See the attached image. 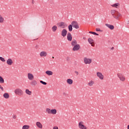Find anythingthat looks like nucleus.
<instances>
[{
  "mask_svg": "<svg viewBox=\"0 0 129 129\" xmlns=\"http://www.w3.org/2000/svg\"><path fill=\"white\" fill-rule=\"evenodd\" d=\"M111 14L112 15V17L115 20H120L121 18V15L118 13L117 11L115 10H111Z\"/></svg>",
  "mask_w": 129,
  "mask_h": 129,
  "instance_id": "obj_1",
  "label": "nucleus"
},
{
  "mask_svg": "<svg viewBox=\"0 0 129 129\" xmlns=\"http://www.w3.org/2000/svg\"><path fill=\"white\" fill-rule=\"evenodd\" d=\"M117 76L122 82H124V81H125V76H124V75L122 73H118L117 74Z\"/></svg>",
  "mask_w": 129,
  "mask_h": 129,
  "instance_id": "obj_2",
  "label": "nucleus"
},
{
  "mask_svg": "<svg viewBox=\"0 0 129 129\" xmlns=\"http://www.w3.org/2000/svg\"><path fill=\"white\" fill-rule=\"evenodd\" d=\"M14 93L16 95H18L19 96H22L24 95V92L20 88H17L15 89Z\"/></svg>",
  "mask_w": 129,
  "mask_h": 129,
  "instance_id": "obj_3",
  "label": "nucleus"
},
{
  "mask_svg": "<svg viewBox=\"0 0 129 129\" xmlns=\"http://www.w3.org/2000/svg\"><path fill=\"white\" fill-rule=\"evenodd\" d=\"M84 62L85 64H91V62H92V59L91 58H88L87 57H84Z\"/></svg>",
  "mask_w": 129,
  "mask_h": 129,
  "instance_id": "obj_4",
  "label": "nucleus"
},
{
  "mask_svg": "<svg viewBox=\"0 0 129 129\" xmlns=\"http://www.w3.org/2000/svg\"><path fill=\"white\" fill-rule=\"evenodd\" d=\"M57 25L61 29H65L68 26L67 24L63 22L57 23Z\"/></svg>",
  "mask_w": 129,
  "mask_h": 129,
  "instance_id": "obj_5",
  "label": "nucleus"
},
{
  "mask_svg": "<svg viewBox=\"0 0 129 129\" xmlns=\"http://www.w3.org/2000/svg\"><path fill=\"white\" fill-rule=\"evenodd\" d=\"M71 24L75 29H78L79 28V25H78L77 21H74L72 22Z\"/></svg>",
  "mask_w": 129,
  "mask_h": 129,
  "instance_id": "obj_6",
  "label": "nucleus"
},
{
  "mask_svg": "<svg viewBox=\"0 0 129 129\" xmlns=\"http://www.w3.org/2000/svg\"><path fill=\"white\" fill-rule=\"evenodd\" d=\"M97 76L100 80H103L104 79V76L101 72H97Z\"/></svg>",
  "mask_w": 129,
  "mask_h": 129,
  "instance_id": "obj_7",
  "label": "nucleus"
},
{
  "mask_svg": "<svg viewBox=\"0 0 129 129\" xmlns=\"http://www.w3.org/2000/svg\"><path fill=\"white\" fill-rule=\"evenodd\" d=\"M83 121H81L79 122V127L80 129H87L88 128L87 127H86V126L83 125Z\"/></svg>",
  "mask_w": 129,
  "mask_h": 129,
  "instance_id": "obj_8",
  "label": "nucleus"
},
{
  "mask_svg": "<svg viewBox=\"0 0 129 129\" xmlns=\"http://www.w3.org/2000/svg\"><path fill=\"white\" fill-rule=\"evenodd\" d=\"M79 49H80V45L78 44L74 46V47L73 48V51H78Z\"/></svg>",
  "mask_w": 129,
  "mask_h": 129,
  "instance_id": "obj_9",
  "label": "nucleus"
},
{
  "mask_svg": "<svg viewBox=\"0 0 129 129\" xmlns=\"http://www.w3.org/2000/svg\"><path fill=\"white\" fill-rule=\"evenodd\" d=\"M13 63L14 61H13V59H12L11 58H9L7 60V64H8L9 66L13 65Z\"/></svg>",
  "mask_w": 129,
  "mask_h": 129,
  "instance_id": "obj_10",
  "label": "nucleus"
},
{
  "mask_svg": "<svg viewBox=\"0 0 129 129\" xmlns=\"http://www.w3.org/2000/svg\"><path fill=\"white\" fill-rule=\"evenodd\" d=\"M61 35L62 37H66V35H67V30L65 29H62Z\"/></svg>",
  "mask_w": 129,
  "mask_h": 129,
  "instance_id": "obj_11",
  "label": "nucleus"
},
{
  "mask_svg": "<svg viewBox=\"0 0 129 129\" xmlns=\"http://www.w3.org/2000/svg\"><path fill=\"white\" fill-rule=\"evenodd\" d=\"M27 77L29 80H34V75L31 73H28L27 74Z\"/></svg>",
  "mask_w": 129,
  "mask_h": 129,
  "instance_id": "obj_12",
  "label": "nucleus"
},
{
  "mask_svg": "<svg viewBox=\"0 0 129 129\" xmlns=\"http://www.w3.org/2000/svg\"><path fill=\"white\" fill-rule=\"evenodd\" d=\"M40 57H47V55L48 54L47 53V52L46 51H41L39 54Z\"/></svg>",
  "mask_w": 129,
  "mask_h": 129,
  "instance_id": "obj_13",
  "label": "nucleus"
},
{
  "mask_svg": "<svg viewBox=\"0 0 129 129\" xmlns=\"http://www.w3.org/2000/svg\"><path fill=\"white\" fill-rule=\"evenodd\" d=\"M30 84L31 85V86H36V85H38V82H37V81L36 80H32L30 83Z\"/></svg>",
  "mask_w": 129,
  "mask_h": 129,
  "instance_id": "obj_14",
  "label": "nucleus"
},
{
  "mask_svg": "<svg viewBox=\"0 0 129 129\" xmlns=\"http://www.w3.org/2000/svg\"><path fill=\"white\" fill-rule=\"evenodd\" d=\"M67 39L70 41L71 42L72 41V35L70 32H69L67 35Z\"/></svg>",
  "mask_w": 129,
  "mask_h": 129,
  "instance_id": "obj_15",
  "label": "nucleus"
},
{
  "mask_svg": "<svg viewBox=\"0 0 129 129\" xmlns=\"http://www.w3.org/2000/svg\"><path fill=\"white\" fill-rule=\"evenodd\" d=\"M106 27H107L110 30H113L114 29V26L112 25L105 24Z\"/></svg>",
  "mask_w": 129,
  "mask_h": 129,
  "instance_id": "obj_16",
  "label": "nucleus"
},
{
  "mask_svg": "<svg viewBox=\"0 0 129 129\" xmlns=\"http://www.w3.org/2000/svg\"><path fill=\"white\" fill-rule=\"evenodd\" d=\"M88 41L89 44H90L92 47H94V43L93 42V39H92V38H89Z\"/></svg>",
  "mask_w": 129,
  "mask_h": 129,
  "instance_id": "obj_17",
  "label": "nucleus"
},
{
  "mask_svg": "<svg viewBox=\"0 0 129 129\" xmlns=\"http://www.w3.org/2000/svg\"><path fill=\"white\" fill-rule=\"evenodd\" d=\"M36 125L37 127H39V128H43V125H42V123L40 122H36Z\"/></svg>",
  "mask_w": 129,
  "mask_h": 129,
  "instance_id": "obj_18",
  "label": "nucleus"
},
{
  "mask_svg": "<svg viewBox=\"0 0 129 129\" xmlns=\"http://www.w3.org/2000/svg\"><path fill=\"white\" fill-rule=\"evenodd\" d=\"M78 44H77V41H76V40L74 39L72 40L71 45L73 47H74V46H76V45H78Z\"/></svg>",
  "mask_w": 129,
  "mask_h": 129,
  "instance_id": "obj_19",
  "label": "nucleus"
},
{
  "mask_svg": "<svg viewBox=\"0 0 129 129\" xmlns=\"http://www.w3.org/2000/svg\"><path fill=\"white\" fill-rule=\"evenodd\" d=\"M3 97L6 99H9L10 98V95L8 93H5L3 95Z\"/></svg>",
  "mask_w": 129,
  "mask_h": 129,
  "instance_id": "obj_20",
  "label": "nucleus"
},
{
  "mask_svg": "<svg viewBox=\"0 0 129 129\" xmlns=\"http://www.w3.org/2000/svg\"><path fill=\"white\" fill-rule=\"evenodd\" d=\"M45 73L46 74H47V75H48V76H51L53 75V72L51 71H47L45 72Z\"/></svg>",
  "mask_w": 129,
  "mask_h": 129,
  "instance_id": "obj_21",
  "label": "nucleus"
},
{
  "mask_svg": "<svg viewBox=\"0 0 129 129\" xmlns=\"http://www.w3.org/2000/svg\"><path fill=\"white\" fill-rule=\"evenodd\" d=\"M67 82L68 84H70V85H71V84H73V80H72V79H68L67 80Z\"/></svg>",
  "mask_w": 129,
  "mask_h": 129,
  "instance_id": "obj_22",
  "label": "nucleus"
},
{
  "mask_svg": "<svg viewBox=\"0 0 129 129\" xmlns=\"http://www.w3.org/2000/svg\"><path fill=\"white\" fill-rule=\"evenodd\" d=\"M25 93L28 95H32V91H30L28 89L25 90Z\"/></svg>",
  "mask_w": 129,
  "mask_h": 129,
  "instance_id": "obj_23",
  "label": "nucleus"
},
{
  "mask_svg": "<svg viewBox=\"0 0 129 129\" xmlns=\"http://www.w3.org/2000/svg\"><path fill=\"white\" fill-rule=\"evenodd\" d=\"M5 22V18L2 15H0V23L3 24Z\"/></svg>",
  "mask_w": 129,
  "mask_h": 129,
  "instance_id": "obj_24",
  "label": "nucleus"
},
{
  "mask_svg": "<svg viewBox=\"0 0 129 129\" xmlns=\"http://www.w3.org/2000/svg\"><path fill=\"white\" fill-rule=\"evenodd\" d=\"M93 84H94V81H90L88 83V86H90V87L93 86Z\"/></svg>",
  "mask_w": 129,
  "mask_h": 129,
  "instance_id": "obj_25",
  "label": "nucleus"
},
{
  "mask_svg": "<svg viewBox=\"0 0 129 129\" xmlns=\"http://www.w3.org/2000/svg\"><path fill=\"white\" fill-rule=\"evenodd\" d=\"M57 113V110L53 109L51 110V114H56Z\"/></svg>",
  "mask_w": 129,
  "mask_h": 129,
  "instance_id": "obj_26",
  "label": "nucleus"
},
{
  "mask_svg": "<svg viewBox=\"0 0 129 129\" xmlns=\"http://www.w3.org/2000/svg\"><path fill=\"white\" fill-rule=\"evenodd\" d=\"M73 26L72 24L69 25L68 29H69V31L70 32H72V30H73Z\"/></svg>",
  "mask_w": 129,
  "mask_h": 129,
  "instance_id": "obj_27",
  "label": "nucleus"
},
{
  "mask_svg": "<svg viewBox=\"0 0 129 129\" xmlns=\"http://www.w3.org/2000/svg\"><path fill=\"white\" fill-rule=\"evenodd\" d=\"M51 109L49 108H47L45 110L46 113L48 114H51Z\"/></svg>",
  "mask_w": 129,
  "mask_h": 129,
  "instance_id": "obj_28",
  "label": "nucleus"
},
{
  "mask_svg": "<svg viewBox=\"0 0 129 129\" xmlns=\"http://www.w3.org/2000/svg\"><path fill=\"white\" fill-rule=\"evenodd\" d=\"M52 32H54L57 31V27L56 26V25H54L52 27Z\"/></svg>",
  "mask_w": 129,
  "mask_h": 129,
  "instance_id": "obj_29",
  "label": "nucleus"
},
{
  "mask_svg": "<svg viewBox=\"0 0 129 129\" xmlns=\"http://www.w3.org/2000/svg\"><path fill=\"white\" fill-rule=\"evenodd\" d=\"M29 128H30V125H24L22 127V129H29Z\"/></svg>",
  "mask_w": 129,
  "mask_h": 129,
  "instance_id": "obj_30",
  "label": "nucleus"
},
{
  "mask_svg": "<svg viewBox=\"0 0 129 129\" xmlns=\"http://www.w3.org/2000/svg\"><path fill=\"white\" fill-rule=\"evenodd\" d=\"M0 83H5V80L2 77H0Z\"/></svg>",
  "mask_w": 129,
  "mask_h": 129,
  "instance_id": "obj_31",
  "label": "nucleus"
},
{
  "mask_svg": "<svg viewBox=\"0 0 129 129\" xmlns=\"http://www.w3.org/2000/svg\"><path fill=\"white\" fill-rule=\"evenodd\" d=\"M89 34H92L93 35H95L96 36H99V34L96 33V32H92V31H90Z\"/></svg>",
  "mask_w": 129,
  "mask_h": 129,
  "instance_id": "obj_32",
  "label": "nucleus"
},
{
  "mask_svg": "<svg viewBox=\"0 0 129 129\" xmlns=\"http://www.w3.org/2000/svg\"><path fill=\"white\" fill-rule=\"evenodd\" d=\"M112 7H113V8H117V7H118V3H116L115 4H113L112 5H111Z\"/></svg>",
  "mask_w": 129,
  "mask_h": 129,
  "instance_id": "obj_33",
  "label": "nucleus"
},
{
  "mask_svg": "<svg viewBox=\"0 0 129 129\" xmlns=\"http://www.w3.org/2000/svg\"><path fill=\"white\" fill-rule=\"evenodd\" d=\"M0 60L2 61V62H6V59L3 57L0 56Z\"/></svg>",
  "mask_w": 129,
  "mask_h": 129,
  "instance_id": "obj_34",
  "label": "nucleus"
},
{
  "mask_svg": "<svg viewBox=\"0 0 129 129\" xmlns=\"http://www.w3.org/2000/svg\"><path fill=\"white\" fill-rule=\"evenodd\" d=\"M40 83H41L42 84H43V85H47V83L43 81H40Z\"/></svg>",
  "mask_w": 129,
  "mask_h": 129,
  "instance_id": "obj_35",
  "label": "nucleus"
},
{
  "mask_svg": "<svg viewBox=\"0 0 129 129\" xmlns=\"http://www.w3.org/2000/svg\"><path fill=\"white\" fill-rule=\"evenodd\" d=\"M96 31L97 32H102V30H100L99 28H96Z\"/></svg>",
  "mask_w": 129,
  "mask_h": 129,
  "instance_id": "obj_36",
  "label": "nucleus"
},
{
  "mask_svg": "<svg viewBox=\"0 0 129 129\" xmlns=\"http://www.w3.org/2000/svg\"><path fill=\"white\" fill-rule=\"evenodd\" d=\"M0 89H1L2 91H4V87H2V85H0Z\"/></svg>",
  "mask_w": 129,
  "mask_h": 129,
  "instance_id": "obj_37",
  "label": "nucleus"
},
{
  "mask_svg": "<svg viewBox=\"0 0 129 129\" xmlns=\"http://www.w3.org/2000/svg\"><path fill=\"white\" fill-rule=\"evenodd\" d=\"M13 118H14V119H16L17 118V116L16 115H13Z\"/></svg>",
  "mask_w": 129,
  "mask_h": 129,
  "instance_id": "obj_38",
  "label": "nucleus"
},
{
  "mask_svg": "<svg viewBox=\"0 0 129 129\" xmlns=\"http://www.w3.org/2000/svg\"><path fill=\"white\" fill-rule=\"evenodd\" d=\"M75 73L76 74V75H78V74H79V73L77 71H75Z\"/></svg>",
  "mask_w": 129,
  "mask_h": 129,
  "instance_id": "obj_39",
  "label": "nucleus"
},
{
  "mask_svg": "<svg viewBox=\"0 0 129 129\" xmlns=\"http://www.w3.org/2000/svg\"><path fill=\"white\" fill-rule=\"evenodd\" d=\"M67 61H69V60H70V57H67Z\"/></svg>",
  "mask_w": 129,
  "mask_h": 129,
  "instance_id": "obj_40",
  "label": "nucleus"
},
{
  "mask_svg": "<svg viewBox=\"0 0 129 129\" xmlns=\"http://www.w3.org/2000/svg\"><path fill=\"white\" fill-rule=\"evenodd\" d=\"M53 129H58V126H54Z\"/></svg>",
  "mask_w": 129,
  "mask_h": 129,
  "instance_id": "obj_41",
  "label": "nucleus"
},
{
  "mask_svg": "<svg viewBox=\"0 0 129 129\" xmlns=\"http://www.w3.org/2000/svg\"><path fill=\"white\" fill-rule=\"evenodd\" d=\"M66 93H65V92H63V95H64V96H66Z\"/></svg>",
  "mask_w": 129,
  "mask_h": 129,
  "instance_id": "obj_42",
  "label": "nucleus"
},
{
  "mask_svg": "<svg viewBox=\"0 0 129 129\" xmlns=\"http://www.w3.org/2000/svg\"><path fill=\"white\" fill-rule=\"evenodd\" d=\"M83 40H86V37H84L83 38Z\"/></svg>",
  "mask_w": 129,
  "mask_h": 129,
  "instance_id": "obj_43",
  "label": "nucleus"
},
{
  "mask_svg": "<svg viewBox=\"0 0 129 129\" xmlns=\"http://www.w3.org/2000/svg\"><path fill=\"white\" fill-rule=\"evenodd\" d=\"M114 47H111V50H114Z\"/></svg>",
  "mask_w": 129,
  "mask_h": 129,
  "instance_id": "obj_44",
  "label": "nucleus"
},
{
  "mask_svg": "<svg viewBox=\"0 0 129 129\" xmlns=\"http://www.w3.org/2000/svg\"><path fill=\"white\" fill-rule=\"evenodd\" d=\"M35 1H34V0H32V4H34Z\"/></svg>",
  "mask_w": 129,
  "mask_h": 129,
  "instance_id": "obj_45",
  "label": "nucleus"
},
{
  "mask_svg": "<svg viewBox=\"0 0 129 129\" xmlns=\"http://www.w3.org/2000/svg\"><path fill=\"white\" fill-rule=\"evenodd\" d=\"M127 129H129V124L127 125Z\"/></svg>",
  "mask_w": 129,
  "mask_h": 129,
  "instance_id": "obj_46",
  "label": "nucleus"
},
{
  "mask_svg": "<svg viewBox=\"0 0 129 129\" xmlns=\"http://www.w3.org/2000/svg\"><path fill=\"white\" fill-rule=\"evenodd\" d=\"M54 56H52V59H54Z\"/></svg>",
  "mask_w": 129,
  "mask_h": 129,
  "instance_id": "obj_47",
  "label": "nucleus"
},
{
  "mask_svg": "<svg viewBox=\"0 0 129 129\" xmlns=\"http://www.w3.org/2000/svg\"><path fill=\"white\" fill-rule=\"evenodd\" d=\"M47 1H50V0H47Z\"/></svg>",
  "mask_w": 129,
  "mask_h": 129,
  "instance_id": "obj_48",
  "label": "nucleus"
}]
</instances>
